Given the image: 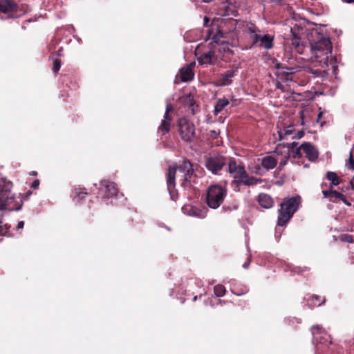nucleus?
Masks as SVG:
<instances>
[{
    "instance_id": "obj_1",
    "label": "nucleus",
    "mask_w": 354,
    "mask_h": 354,
    "mask_svg": "<svg viewBox=\"0 0 354 354\" xmlns=\"http://www.w3.org/2000/svg\"><path fill=\"white\" fill-rule=\"evenodd\" d=\"M225 32L223 27L214 28L213 25L207 31L206 41L211 39L209 44V50L198 57V62L203 65H215L223 59L225 53L230 51V44L225 41Z\"/></svg>"
},
{
    "instance_id": "obj_2",
    "label": "nucleus",
    "mask_w": 354,
    "mask_h": 354,
    "mask_svg": "<svg viewBox=\"0 0 354 354\" xmlns=\"http://www.w3.org/2000/svg\"><path fill=\"white\" fill-rule=\"evenodd\" d=\"M301 203L299 196L285 198L280 204V209L278 210L277 225L279 226L286 225L298 210Z\"/></svg>"
},
{
    "instance_id": "obj_3",
    "label": "nucleus",
    "mask_w": 354,
    "mask_h": 354,
    "mask_svg": "<svg viewBox=\"0 0 354 354\" xmlns=\"http://www.w3.org/2000/svg\"><path fill=\"white\" fill-rule=\"evenodd\" d=\"M310 45L313 53L317 57L325 55L326 59H328V55L332 53V43L329 36L326 34L317 31L313 32Z\"/></svg>"
},
{
    "instance_id": "obj_4",
    "label": "nucleus",
    "mask_w": 354,
    "mask_h": 354,
    "mask_svg": "<svg viewBox=\"0 0 354 354\" xmlns=\"http://www.w3.org/2000/svg\"><path fill=\"white\" fill-rule=\"evenodd\" d=\"M227 194L225 187L212 185L207 189L206 201L207 205L212 209L218 208L223 202Z\"/></svg>"
},
{
    "instance_id": "obj_5",
    "label": "nucleus",
    "mask_w": 354,
    "mask_h": 354,
    "mask_svg": "<svg viewBox=\"0 0 354 354\" xmlns=\"http://www.w3.org/2000/svg\"><path fill=\"white\" fill-rule=\"evenodd\" d=\"M177 128L181 140L185 142L191 143L197 137L194 124L185 118L178 119Z\"/></svg>"
},
{
    "instance_id": "obj_6",
    "label": "nucleus",
    "mask_w": 354,
    "mask_h": 354,
    "mask_svg": "<svg viewBox=\"0 0 354 354\" xmlns=\"http://www.w3.org/2000/svg\"><path fill=\"white\" fill-rule=\"evenodd\" d=\"M180 171L184 173V178L181 183V186L186 188L192 186L193 183H196V178L197 174L194 173V169L192 163L187 158H185L182 163L179 165Z\"/></svg>"
},
{
    "instance_id": "obj_7",
    "label": "nucleus",
    "mask_w": 354,
    "mask_h": 354,
    "mask_svg": "<svg viewBox=\"0 0 354 354\" xmlns=\"http://www.w3.org/2000/svg\"><path fill=\"white\" fill-rule=\"evenodd\" d=\"M226 158L218 153L209 154L205 158V166L213 174H218L226 165Z\"/></svg>"
},
{
    "instance_id": "obj_8",
    "label": "nucleus",
    "mask_w": 354,
    "mask_h": 354,
    "mask_svg": "<svg viewBox=\"0 0 354 354\" xmlns=\"http://www.w3.org/2000/svg\"><path fill=\"white\" fill-rule=\"evenodd\" d=\"M22 207V200L17 201L11 189L7 192H2L0 194V209L9 211H17Z\"/></svg>"
},
{
    "instance_id": "obj_9",
    "label": "nucleus",
    "mask_w": 354,
    "mask_h": 354,
    "mask_svg": "<svg viewBox=\"0 0 354 354\" xmlns=\"http://www.w3.org/2000/svg\"><path fill=\"white\" fill-rule=\"evenodd\" d=\"M326 186V184L322 183L321 187L323 189L322 194L324 198H328L329 201L332 203H337L339 201H342L346 205L351 206V203L346 199V196L333 189V188L328 187V189H324V187Z\"/></svg>"
},
{
    "instance_id": "obj_10",
    "label": "nucleus",
    "mask_w": 354,
    "mask_h": 354,
    "mask_svg": "<svg viewBox=\"0 0 354 354\" xmlns=\"http://www.w3.org/2000/svg\"><path fill=\"white\" fill-rule=\"evenodd\" d=\"M176 170V166H169L167 174V189L169 192L171 198L174 201H176L178 198V193L175 189Z\"/></svg>"
},
{
    "instance_id": "obj_11",
    "label": "nucleus",
    "mask_w": 354,
    "mask_h": 354,
    "mask_svg": "<svg viewBox=\"0 0 354 354\" xmlns=\"http://www.w3.org/2000/svg\"><path fill=\"white\" fill-rule=\"evenodd\" d=\"M172 111V106L170 104H168L166 107L164 118L158 128V133L160 136V137H162L165 134L168 133L170 131L171 122L173 118L169 113Z\"/></svg>"
},
{
    "instance_id": "obj_12",
    "label": "nucleus",
    "mask_w": 354,
    "mask_h": 354,
    "mask_svg": "<svg viewBox=\"0 0 354 354\" xmlns=\"http://www.w3.org/2000/svg\"><path fill=\"white\" fill-rule=\"evenodd\" d=\"M237 71V68H234L219 74L214 84L216 86L230 85L233 82V78L236 75Z\"/></svg>"
},
{
    "instance_id": "obj_13",
    "label": "nucleus",
    "mask_w": 354,
    "mask_h": 354,
    "mask_svg": "<svg viewBox=\"0 0 354 354\" xmlns=\"http://www.w3.org/2000/svg\"><path fill=\"white\" fill-rule=\"evenodd\" d=\"M312 335L315 341L319 344H326L329 342L332 344L330 336L326 333L325 330L319 325H314L311 327Z\"/></svg>"
},
{
    "instance_id": "obj_14",
    "label": "nucleus",
    "mask_w": 354,
    "mask_h": 354,
    "mask_svg": "<svg viewBox=\"0 0 354 354\" xmlns=\"http://www.w3.org/2000/svg\"><path fill=\"white\" fill-rule=\"evenodd\" d=\"M300 149L306 153V156L310 162H315L318 158L317 149L310 142H304L300 145Z\"/></svg>"
},
{
    "instance_id": "obj_15",
    "label": "nucleus",
    "mask_w": 354,
    "mask_h": 354,
    "mask_svg": "<svg viewBox=\"0 0 354 354\" xmlns=\"http://www.w3.org/2000/svg\"><path fill=\"white\" fill-rule=\"evenodd\" d=\"M101 185L104 187V197L110 198L117 196L118 189L115 183L104 180L101 181Z\"/></svg>"
},
{
    "instance_id": "obj_16",
    "label": "nucleus",
    "mask_w": 354,
    "mask_h": 354,
    "mask_svg": "<svg viewBox=\"0 0 354 354\" xmlns=\"http://www.w3.org/2000/svg\"><path fill=\"white\" fill-rule=\"evenodd\" d=\"M18 10L17 3L13 0H0V12L11 14Z\"/></svg>"
},
{
    "instance_id": "obj_17",
    "label": "nucleus",
    "mask_w": 354,
    "mask_h": 354,
    "mask_svg": "<svg viewBox=\"0 0 354 354\" xmlns=\"http://www.w3.org/2000/svg\"><path fill=\"white\" fill-rule=\"evenodd\" d=\"M247 32L252 40L251 47L257 46L261 37V30L254 24L248 26Z\"/></svg>"
},
{
    "instance_id": "obj_18",
    "label": "nucleus",
    "mask_w": 354,
    "mask_h": 354,
    "mask_svg": "<svg viewBox=\"0 0 354 354\" xmlns=\"http://www.w3.org/2000/svg\"><path fill=\"white\" fill-rule=\"evenodd\" d=\"M179 76L182 82H189L194 79V73L193 71V65L187 64L179 71Z\"/></svg>"
},
{
    "instance_id": "obj_19",
    "label": "nucleus",
    "mask_w": 354,
    "mask_h": 354,
    "mask_svg": "<svg viewBox=\"0 0 354 354\" xmlns=\"http://www.w3.org/2000/svg\"><path fill=\"white\" fill-rule=\"evenodd\" d=\"M274 37L269 34L261 35L258 47L263 48L266 50H270L274 46Z\"/></svg>"
},
{
    "instance_id": "obj_20",
    "label": "nucleus",
    "mask_w": 354,
    "mask_h": 354,
    "mask_svg": "<svg viewBox=\"0 0 354 354\" xmlns=\"http://www.w3.org/2000/svg\"><path fill=\"white\" fill-rule=\"evenodd\" d=\"M259 204L264 208L269 209L273 206L274 202L270 196L267 194L261 193L258 196Z\"/></svg>"
},
{
    "instance_id": "obj_21",
    "label": "nucleus",
    "mask_w": 354,
    "mask_h": 354,
    "mask_svg": "<svg viewBox=\"0 0 354 354\" xmlns=\"http://www.w3.org/2000/svg\"><path fill=\"white\" fill-rule=\"evenodd\" d=\"M277 164V160L270 156H268L261 160V166L268 170L274 169Z\"/></svg>"
},
{
    "instance_id": "obj_22",
    "label": "nucleus",
    "mask_w": 354,
    "mask_h": 354,
    "mask_svg": "<svg viewBox=\"0 0 354 354\" xmlns=\"http://www.w3.org/2000/svg\"><path fill=\"white\" fill-rule=\"evenodd\" d=\"M325 302L324 297L319 295H313L308 299V305L311 307H319Z\"/></svg>"
},
{
    "instance_id": "obj_23",
    "label": "nucleus",
    "mask_w": 354,
    "mask_h": 354,
    "mask_svg": "<svg viewBox=\"0 0 354 354\" xmlns=\"http://www.w3.org/2000/svg\"><path fill=\"white\" fill-rule=\"evenodd\" d=\"M229 103V100L225 97L218 99L214 106V114L217 115Z\"/></svg>"
},
{
    "instance_id": "obj_24",
    "label": "nucleus",
    "mask_w": 354,
    "mask_h": 354,
    "mask_svg": "<svg viewBox=\"0 0 354 354\" xmlns=\"http://www.w3.org/2000/svg\"><path fill=\"white\" fill-rule=\"evenodd\" d=\"M227 171L230 174H235L239 168L243 166L242 163H238L234 158H230L227 162Z\"/></svg>"
},
{
    "instance_id": "obj_25",
    "label": "nucleus",
    "mask_w": 354,
    "mask_h": 354,
    "mask_svg": "<svg viewBox=\"0 0 354 354\" xmlns=\"http://www.w3.org/2000/svg\"><path fill=\"white\" fill-rule=\"evenodd\" d=\"M326 178L330 181V184L328 187L331 188H333L334 186L339 185L342 182V180L334 171H328L326 173Z\"/></svg>"
},
{
    "instance_id": "obj_26",
    "label": "nucleus",
    "mask_w": 354,
    "mask_h": 354,
    "mask_svg": "<svg viewBox=\"0 0 354 354\" xmlns=\"http://www.w3.org/2000/svg\"><path fill=\"white\" fill-rule=\"evenodd\" d=\"M241 183H243V185L245 186H252L258 184L261 182V179H258L254 176H250L246 172L245 177H242Z\"/></svg>"
},
{
    "instance_id": "obj_27",
    "label": "nucleus",
    "mask_w": 354,
    "mask_h": 354,
    "mask_svg": "<svg viewBox=\"0 0 354 354\" xmlns=\"http://www.w3.org/2000/svg\"><path fill=\"white\" fill-rule=\"evenodd\" d=\"M88 195L84 188L75 187L73 189V200L77 202L84 198Z\"/></svg>"
},
{
    "instance_id": "obj_28",
    "label": "nucleus",
    "mask_w": 354,
    "mask_h": 354,
    "mask_svg": "<svg viewBox=\"0 0 354 354\" xmlns=\"http://www.w3.org/2000/svg\"><path fill=\"white\" fill-rule=\"evenodd\" d=\"M295 131L294 125L290 124L285 127L283 130L278 131L279 140L285 139L286 136L292 135Z\"/></svg>"
},
{
    "instance_id": "obj_29",
    "label": "nucleus",
    "mask_w": 354,
    "mask_h": 354,
    "mask_svg": "<svg viewBox=\"0 0 354 354\" xmlns=\"http://www.w3.org/2000/svg\"><path fill=\"white\" fill-rule=\"evenodd\" d=\"M12 188V183L4 178H0V194L2 192H7Z\"/></svg>"
},
{
    "instance_id": "obj_30",
    "label": "nucleus",
    "mask_w": 354,
    "mask_h": 354,
    "mask_svg": "<svg viewBox=\"0 0 354 354\" xmlns=\"http://www.w3.org/2000/svg\"><path fill=\"white\" fill-rule=\"evenodd\" d=\"M184 102L188 105V108L190 110L192 114L194 115L197 111L196 109L198 107V106L196 105L194 98L191 95H188L185 98Z\"/></svg>"
},
{
    "instance_id": "obj_31",
    "label": "nucleus",
    "mask_w": 354,
    "mask_h": 354,
    "mask_svg": "<svg viewBox=\"0 0 354 354\" xmlns=\"http://www.w3.org/2000/svg\"><path fill=\"white\" fill-rule=\"evenodd\" d=\"M293 74V72H288L284 69L283 71H278L277 76L282 81H289L292 80Z\"/></svg>"
},
{
    "instance_id": "obj_32",
    "label": "nucleus",
    "mask_w": 354,
    "mask_h": 354,
    "mask_svg": "<svg viewBox=\"0 0 354 354\" xmlns=\"http://www.w3.org/2000/svg\"><path fill=\"white\" fill-rule=\"evenodd\" d=\"M214 292L216 297H221L225 295L226 290L224 286L218 284L214 287Z\"/></svg>"
},
{
    "instance_id": "obj_33",
    "label": "nucleus",
    "mask_w": 354,
    "mask_h": 354,
    "mask_svg": "<svg viewBox=\"0 0 354 354\" xmlns=\"http://www.w3.org/2000/svg\"><path fill=\"white\" fill-rule=\"evenodd\" d=\"M246 170L245 169L244 165L239 168V171H237L235 174H233L234 178H241L242 177H245Z\"/></svg>"
},
{
    "instance_id": "obj_34",
    "label": "nucleus",
    "mask_w": 354,
    "mask_h": 354,
    "mask_svg": "<svg viewBox=\"0 0 354 354\" xmlns=\"http://www.w3.org/2000/svg\"><path fill=\"white\" fill-rule=\"evenodd\" d=\"M61 68V60L58 58H56L54 61H53V71L57 74L58 73V71H59Z\"/></svg>"
},
{
    "instance_id": "obj_35",
    "label": "nucleus",
    "mask_w": 354,
    "mask_h": 354,
    "mask_svg": "<svg viewBox=\"0 0 354 354\" xmlns=\"http://www.w3.org/2000/svg\"><path fill=\"white\" fill-rule=\"evenodd\" d=\"M219 134H220V131L215 130V129L210 130L207 133V136H208L209 138H210L212 140L216 139L218 138V136H219Z\"/></svg>"
},
{
    "instance_id": "obj_36",
    "label": "nucleus",
    "mask_w": 354,
    "mask_h": 354,
    "mask_svg": "<svg viewBox=\"0 0 354 354\" xmlns=\"http://www.w3.org/2000/svg\"><path fill=\"white\" fill-rule=\"evenodd\" d=\"M301 150H302V149H300V147L292 150V151H290L291 153H292V158H300L302 157V153L301 152Z\"/></svg>"
},
{
    "instance_id": "obj_37",
    "label": "nucleus",
    "mask_w": 354,
    "mask_h": 354,
    "mask_svg": "<svg viewBox=\"0 0 354 354\" xmlns=\"http://www.w3.org/2000/svg\"><path fill=\"white\" fill-rule=\"evenodd\" d=\"M232 185L234 186L236 190L239 191V187L243 185V183H241V179L240 178H234L232 181Z\"/></svg>"
},
{
    "instance_id": "obj_38",
    "label": "nucleus",
    "mask_w": 354,
    "mask_h": 354,
    "mask_svg": "<svg viewBox=\"0 0 354 354\" xmlns=\"http://www.w3.org/2000/svg\"><path fill=\"white\" fill-rule=\"evenodd\" d=\"M341 240L347 243H353V237L351 234H343L341 236Z\"/></svg>"
},
{
    "instance_id": "obj_39",
    "label": "nucleus",
    "mask_w": 354,
    "mask_h": 354,
    "mask_svg": "<svg viewBox=\"0 0 354 354\" xmlns=\"http://www.w3.org/2000/svg\"><path fill=\"white\" fill-rule=\"evenodd\" d=\"M289 159V156H284L281 161L279 162V169H282L283 167L287 164L288 160Z\"/></svg>"
},
{
    "instance_id": "obj_40",
    "label": "nucleus",
    "mask_w": 354,
    "mask_h": 354,
    "mask_svg": "<svg viewBox=\"0 0 354 354\" xmlns=\"http://www.w3.org/2000/svg\"><path fill=\"white\" fill-rule=\"evenodd\" d=\"M348 167L354 170V159L353 158V155L351 152L350 153V157L348 160Z\"/></svg>"
},
{
    "instance_id": "obj_41",
    "label": "nucleus",
    "mask_w": 354,
    "mask_h": 354,
    "mask_svg": "<svg viewBox=\"0 0 354 354\" xmlns=\"http://www.w3.org/2000/svg\"><path fill=\"white\" fill-rule=\"evenodd\" d=\"M298 142H293L292 143L286 144V147L290 150L292 151L295 149V148L297 146Z\"/></svg>"
},
{
    "instance_id": "obj_42",
    "label": "nucleus",
    "mask_w": 354,
    "mask_h": 354,
    "mask_svg": "<svg viewBox=\"0 0 354 354\" xmlns=\"http://www.w3.org/2000/svg\"><path fill=\"white\" fill-rule=\"evenodd\" d=\"M304 136V132L303 130H301V131H299L297 134H294V136H292V138L295 139V138H298V139H300L301 138H303V136Z\"/></svg>"
},
{
    "instance_id": "obj_43",
    "label": "nucleus",
    "mask_w": 354,
    "mask_h": 354,
    "mask_svg": "<svg viewBox=\"0 0 354 354\" xmlns=\"http://www.w3.org/2000/svg\"><path fill=\"white\" fill-rule=\"evenodd\" d=\"M39 184H40L39 180L38 179H36V180H35L32 182V185H31L30 187H31L32 189H38V187H39Z\"/></svg>"
},
{
    "instance_id": "obj_44",
    "label": "nucleus",
    "mask_w": 354,
    "mask_h": 354,
    "mask_svg": "<svg viewBox=\"0 0 354 354\" xmlns=\"http://www.w3.org/2000/svg\"><path fill=\"white\" fill-rule=\"evenodd\" d=\"M291 41H292V45L294 46L295 48H297L299 46L300 38H296V39L291 38Z\"/></svg>"
},
{
    "instance_id": "obj_45",
    "label": "nucleus",
    "mask_w": 354,
    "mask_h": 354,
    "mask_svg": "<svg viewBox=\"0 0 354 354\" xmlns=\"http://www.w3.org/2000/svg\"><path fill=\"white\" fill-rule=\"evenodd\" d=\"M4 227L3 225H0V235L4 236H9L8 234H6V232H4Z\"/></svg>"
},
{
    "instance_id": "obj_46",
    "label": "nucleus",
    "mask_w": 354,
    "mask_h": 354,
    "mask_svg": "<svg viewBox=\"0 0 354 354\" xmlns=\"http://www.w3.org/2000/svg\"><path fill=\"white\" fill-rule=\"evenodd\" d=\"M291 32V38L296 39V38H300L299 35L293 30L292 28L290 29Z\"/></svg>"
},
{
    "instance_id": "obj_47",
    "label": "nucleus",
    "mask_w": 354,
    "mask_h": 354,
    "mask_svg": "<svg viewBox=\"0 0 354 354\" xmlns=\"http://www.w3.org/2000/svg\"><path fill=\"white\" fill-rule=\"evenodd\" d=\"M24 226V221H19L17 225V230L22 229Z\"/></svg>"
},
{
    "instance_id": "obj_48",
    "label": "nucleus",
    "mask_w": 354,
    "mask_h": 354,
    "mask_svg": "<svg viewBox=\"0 0 354 354\" xmlns=\"http://www.w3.org/2000/svg\"><path fill=\"white\" fill-rule=\"evenodd\" d=\"M276 68L278 70L283 71L284 69H287V68L282 66V65L279 63L277 64L275 66Z\"/></svg>"
},
{
    "instance_id": "obj_49",
    "label": "nucleus",
    "mask_w": 354,
    "mask_h": 354,
    "mask_svg": "<svg viewBox=\"0 0 354 354\" xmlns=\"http://www.w3.org/2000/svg\"><path fill=\"white\" fill-rule=\"evenodd\" d=\"M203 171H203V168H201V167H199V168L196 167L194 169V173H196L197 175H198V174H202Z\"/></svg>"
},
{
    "instance_id": "obj_50",
    "label": "nucleus",
    "mask_w": 354,
    "mask_h": 354,
    "mask_svg": "<svg viewBox=\"0 0 354 354\" xmlns=\"http://www.w3.org/2000/svg\"><path fill=\"white\" fill-rule=\"evenodd\" d=\"M3 227H4V232H6V234H8V231H9V229L10 227V225H8V224H5Z\"/></svg>"
},
{
    "instance_id": "obj_51",
    "label": "nucleus",
    "mask_w": 354,
    "mask_h": 354,
    "mask_svg": "<svg viewBox=\"0 0 354 354\" xmlns=\"http://www.w3.org/2000/svg\"><path fill=\"white\" fill-rule=\"evenodd\" d=\"M350 183H351L352 189L354 190V176L351 180Z\"/></svg>"
},
{
    "instance_id": "obj_52",
    "label": "nucleus",
    "mask_w": 354,
    "mask_h": 354,
    "mask_svg": "<svg viewBox=\"0 0 354 354\" xmlns=\"http://www.w3.org/2000/svg\"><path fill=\"white\" fill-rule=\"evenodd\" d=\"M274 2H275L278 5H283V3L282 0H273Z\"/></svg>"
},
{
    "instance_id": "obj_53",
    "label": "nucleus",
    "mask_w": 354,
    "mask_h": 354,
    "mask_svg": "<svg viewBox=\"0 0 354 354\" xmlns=\"http://www.w3.org/2000/svg\"><path fill=\"white\" fill-rule=\"evenodd\" d=\"M29 174L32 176H36L37 175V172L36 171H32Z\"/></svg>"
},
{
    "instance_id": "obj_54",
    "label": "nucleus",
    "mask_w": 354,
    "mask_h": 354,
    "mask_svg": "<svg viewBox=\"0 0 354 354\" xmlns=\"http://www.w3.org/2000/svg\"><path fill=\"white\" fill-rule=\"evenodd\" d=\"M343 1L348 3H354V0H342Z\"/></svg>"
},
{
    "instance_id": "obj_55",
    "label": "nucleus",
    "mask_w": 354,
    "mask_h": 354,
    "mask_svg": "<svg viewBox=\"0 0 354 354\" xmlns=\"http://www.w3.org/2000/svg\"><path fill=\"white\" fill-rule=\"evenodd\" d=\"M204 22H205V24H206L207 23H208V22H209V19H208V18H207V17H205V18H204Z\"/></svg>"
},
{
    "instance_id": "obj_56",
    "label": "nucleus",
    "mask_w": 354,
    "mask_h": 354,
    "mask_svg": "<svg viewBox=\"0 0 354 354\" xmlns=\"http://www.w3.org/2000/svg\"><path fill=\"white\" fill-rule=\"evenodd\" d=\"M350 350H351V352L352 351H354V342L353 343V345L351 346V347Z\"/></svg>"
},
{
    "instance_id": "obj_57",
    "label": "nucleus",
    "mask_w": 354,
    "mask_h": 354,
    "mask_svg": "<svg viewBox=\"0 0 354 354\" xmlns=\"http://www.w3.org/2000/svg\"><path fill=\"white\" fill-rule=\"evenodd\" d=\"M248 263H245L243 264V266L245 268H248Z\"/></svg>"
},
{
    "instance_id": "obj_58",
    "label": "nucleus",
    "mask_w": 354,
    "mask_h": 354,
    "mask_svg": "<svg viewBox=\"0 0 354 354\" xmlns=\"http://www.w3.org/2000/svg\"><path fill=\"white\" fill-rule=\"evenodd\" d=\"M204 2L209 3L211 2L212 0H203Z\"/></svg>"
},
{
    "instance_id": "obj_59",
    "label": "nucleus",
    "mask_w": 354,
    "mask_h": 354,
    "mask_svg": "<svg viewBox=\"0 0 354 354\" xmlns=\"http://www.w3.org/2000/svg\"><path fill=\"white\" fill-rule=\"evenodd\" d=\"M196 299H197V296H195V297L193 298V301H196Z\"/></svg>"
},
{
    "instance_id": "obj_60",
    "label": "nucleus",
    "mask_w": 354,
    "mask_h": 354,
    "mask_svg": "<svg viewBox=\"0 0 354 354\" xmlns=\"http://www.w3.org/2000/svg\"><path fill=\"white\" fill-rule=\"evenodd\" d=\"M30 21H32V20H31V19H29V20L26 21V23H28V22H30Z\"/></svg>"
}]
</instances>
